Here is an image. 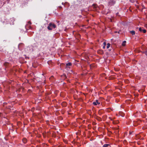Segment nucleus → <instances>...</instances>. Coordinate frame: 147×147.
Returning <instances> with one entry per match:
<instances>
[{
  "label": "nucleus",
  "instance_id": "f257e3e1",
  "mask_svg": "<svg viewBox=\"0 0 147 147\" xmlns=\"http://www.w3.org/2000/svg\"><path fill=\"white\" fill-rule=\"evenodd\" d=\"M56 27V26L54 24L52 23H50L49 24L47 28L49 30H51L55 28Z\"/></svg>",
  "mask_w": 147,
  "mask_h": 147
},
{
  "label": "nucleus",
  "instance_id": "f03ea898",
  "mask_svg": "<svg viewBox=\"0 0 147 147\" xmlns=\"http://www.w3.org/2000/svg\"><path fill=\"white\" fill-rule=\"evenodd\" d=\"M115 3V1L114 0H111L109 2V5L111 6L113 5Z\"/></svg>",
  "mask_w": 147,
  "mask_h": 147
},
{
  "label": "nucleus",
  "instance_id": "7ed1b4c3",
  "mask_svg": "<svg viewBox=\"0 0 147 147\" xmlns=\"http://www.w3.org/2000/svg\"><path fill=\"white\" fill-rule=\"evenodd\" d=\"M100 103V102H99L98 100H96L95 101L93 102V104L94 105H99Z\"/></svg>",
  "mask_w": 147,
  "mask_h": 147
},
{
  "label": "nucleus",
  "instance_id": "20e7f679",
  "mask_svg": "<svg viewBox=\"0 0 147 147\" xmlns=\"http://www.w3.org/2000/svg\"><path fill=\"white\" fill-rule=\"evenodd\" d=\"M67 103L65 102H63L61 103V105L63 107H66L67 106Z\"/></svg>",
  "mask_w": 147,
  "mask_h": 147
},
{
  "label": "nucleus",
  "instance_id": "39448f33",
  "mask_svg": "<svg viewBox=\"0 0 147 147\" xmlns=\"http://www.w3.org/2000/svg\"><path fill=\"white\" fill-rule=\"evenodd\" d=\"M110 145L109 144H105L102 147H110Z\"/></svg>",
  "mask_w": 147,
  "mask_h": 147
},
{
  "label": "nucleus",
  "instance_id": "423d86ee",
  "mask_svg": "<svg viewBox=\"0 0 147 147\" xmlns=\"http://www.w3.org/2000/svg\"><path fill=\"white\" fill-rule=\"evenodd\" d=\"M119 114L122 117H124V113L122 112H119Z\"/></svg>",
  "mask_w": 147,
  "mask_h": 147
},
{
  "label": "nucleus",
  "instance_id": "0eeeda50",
  "mask_svg": "<svg viewBox=\"0 0 147 147\" xmlns=\"http://www.w3.org/2000/svg\"><path fill=\"white\" fill-rule=\"evenodd\" d=\"M61 77L64 79H66L67 78V76L65 74H64L61 76Z\"/></svg>",
  "mask_w": 147,
  "mask_h": 147
},
{
  "label": "nucleus",
  "instance_id": "6e6552de",
  "mask_svg": "<svg viewBox=\"0 0 147 147\" xmlns=\"http://www.w3.org/2000/svg\"><path fill=\"white\" fill-rule=\"evenodd\" d=\"M130 32L132 35L135 34V31L134 30L130 31Z\"/></svg>",
  "mask_w": 147,
  "mask_h": 147
},
{
  "label": "nucleus",
  "instance_id": "1a4fd4ad",
  "mask_svg": "<svg viewBox=\"0 0 147 147\" xmlns=\"http://www.w3.org/2000/svg\"><path fill=\"white\" fill-rule=\"evenodd\" d=\"M87 113L90 115H91V114L92 113L91 111L90 110H89L87 111Z\"/></svg>",
  "mask_w": 147,
  "mask_h": 147
},
{
  "label": "nucleus",
  "instance_id": "9d476101",
  "mask_svg": "<svg viewBox=\"0 0 147 147\" xmlns=\"http://www.w3.org/2000/svg\"><path fill=\"white\" fill-rule=\"evenodd\" d=\"M22 141L24 143H26L27 142V139L26 138H24L22 140Z\"/></svg>",
  "mask_w": 147,
  "mask_h": 147
},
{
  "label": "nucleus",
  "instance_id": "9b49d317",
  "mask_svg": "<svg viewBox=\"0 0 147 147\" xmlns=\"http://www.w3.org/2000/svg\"><path fill=\"white\" fill-rule=\"evenodd\" d=\"M142 53L143 54H145L147 56V50L145 51H142Z\"/></svg>",
  "mask_w": 147,
  "mask_h": 147
},
{
  "label": "nucleus",
  "instance_id": "f8f14e48",
  "mask_svg": "<svg viewBox=\"0 0 147 147\" xmlns=\"http://www.w3.org/2000/svg\"><path fill=\"white\" fill-rule=\"evenodd\" d=\"M126 43V41H123L122 43V45L123 46H125V43Z\"/></svg>",
  "mask_w": 147,
  "mask_h": 147
},
{
  "label": "nucleus",
  "instance_id": "ddd939ff",
  "mask_svg": "<svg viewBox=\"0 0 147 147\" xmlns=\"http://www.w3.org/2000/svg\"><path fill=\"white\" fill-rule=\"evenodd\" d=\"M71 63L69 62L67 63L66 65L67 66H71Z\"/></svg>",
  "mask_w": 147,
  "mask_h": 147
},
{
  "label": "nucleus",
  "instance_id": "4468645a",
  "mask_svg": "<svg viewBox=\"0 0 147 147\" xmlns=\"http://www.w3.org/2000/svg\"><path fill=\"white\" fill-rule=\"evenodd\" d=\"M107 49H108L110 47L111 44H110L109 43H107Z\"/></svg>",
  "mask_w": 147,
  "mask_h": 147
},
{
  "label": "nucleus",
  "instance_id": "2eb2a0df",
  "mask_svg": "<svg viewBox=\"0 0 147 147\" xmlns=\"http://www.w3.org/2000/svg\"><path fill=\"white\" fill-rule=\"evenodd\" d=\"M143 30V29H142V28L140 27L139 28V30L140 32H142Z\"/></svg>",
  "mask_w": 147,
  "mask_h": 147
},
{
  "label": "nucleus",
  "instance_id": "dca6fc26",
  "mask_svg": "<svg viewBox=\"0 0 147 147\" xmlns=\"http://www.w3.org/2000/svg\"><path fill=\"white\" fill-rule=\"evenodd\" d=\"M136 138L139 139L140 138V136L139 134H138L136 136Z\"/></svg>",
  "mask_w": 147,
  "mask_h": 147
},
{
  "label": "nucleus",
  "instance_id": "f3484780",
  "mask_svg": "<svg viewBox=\"0 0 147 147\" xmlns=\"http://www.w3.org/2000/svg\"><path fill=\"white\" fill-rule=\"evenodd\" d=\"M146 30L145 29H143L142 32H143V33H145L146 32Z\"/></svg>",
  "mask_w": 147,
  "mask_h": 147
},
{
  "label": "nucleus",
  "instance_id": "a211bd4d",
  "mask_svg": "<svg viewBox=\"0 0 147 147\" xmlns=\"http://www.w3.org/2000/svg\"><path fill=\"white\" fill-rule=\"evenodd\" d=\"M69 73L70 74H72L74 73V71L73 70H71L70 71Z\"/></svg>",
  "mask_w": 147,
  "mask_h": 147
},
{
  "label": "nucleus",
  "instance_id": "6ab92c4d",
  "mask_svg": "<svg viewBox=\"0 0 147 147\" xmlns=\"http://www.w3.org/2000/svg\"><path fill=\"white\" fill-rule=\"evenodd\" d=\"M97 119L99 121H100L101 120V118L99 117H98V118Z\"/></svg>",
  "mask_w": 147,
  "mask_h": 147
},
{
  "label": "nucleus",
  "instance_id": "aec40b11",
  "mask_svg": "<svg viewBox=\"0 0 147 147\" xmlns=\"http://www.w3.org/2000/svg\"><path fill=\"white\" fill-rule=\"evenodd\" d=\"M93 6H94V7L95 8H96V5L95 4H93Z\"/></svg>",
  "mask_w": 147,
  "mask_h": 147
},
{
  "label": "nucleus",
  "instance_id": "412c9836",
  "mask_svg": "<svg viewBox=\"0 0 147 147\" xmlns=\"http://www.w3.org/2000/svg\"><path fill=\"white\" fill-rule=\"evenodd\" d=\"M25 58H26V59H29V57H26Z\"/></svg>",
  "mask_w": 147,
  "mask_h": 147
},
{
  "label": "nucleus",
  "instance_id": "4be33fe9",
  "mask_svg": "<svg viewBox=\"0 0 147 147\" xmlns=\"http://www.w3.org/2000/svg\"><path fill=\"white\" fill-rule=\"evenodd\" d=\"M59 8H60V9H61V8H62V7L61 6H59Z\"/></svg>",
  "mask_w": 147,
  "mask_h": 147
},
{
  "label": "nucleus",
  "instance_id": "5701e85b",
  "mask_svg": "<svg viewBox=\"0 0 147 147\" xmlns=\"http://www.w3.org/2000/svg\"><path fill=\"white\" fill-rule=\"evenodd\" d=\"M105 46H104L103 47V49H105Z\"/></svg>",
  "mask_w": 147,
  "mask_h": 147
},
{
  "label": "nucleus",
  "instance_id": "b1692460",
  "mask_svg": "<svg viewBox=\"0 0 147 147\" xmlns=\"http://www.w3.org/2000/svg\"><path fill=\"white\" fill-rule=\"evenodd\" d=\"M20 44L18 46V47L19 48V46L20 45Z\"/></svg>",
  "mask_w": 147,
  "mask_h": 147
},
{
  "label": "nucleus",
  "instance_id": "393cba45",
  "mask_svg": "<svg viewBox=\"0 0 147 147\" xmlns=\"http://www.w3.org/2000/svg\"><path fill=\"white\" fill-rule=\"evenodd\" d=\"M132 132H130L129 133L130 134H131Z\"/></svg>",
  "mask_w": 147,
  "mask_h": 147
},
{
  "label": "nucleus",
  "instance_id": "a878e982",
  "mask_svg": "<svg viewBox=\"0 0 147 147\" xmlns=\"http://www.w3.org/2000/svg\"><path fill=\"white\" fill-rule=\"evenodd\" d=\"M62 4H63V3H62Z\"/></svg>",
  "mask_w": 147,
  "mask_h": 147
},
{
  "label": "nucleus",
  "instance_id": "bb28decb",
  "mask_svg": "<svg viewBox=\"0 0 147 147\" xmlns=\"http://www.w3.org/2000/svg\"><path fill=\"white\" fill-rule=\"evenodd\" d=\"M104 44H105V42H104Z\"/></svg>",
  "mask_w": 147,
  "mask_h": 147
},
{
  "label": "nucleus",
  "instance_id": "cd10ccee",
  "mask_svg": "<svg viewBox=\"0 0 147 147\" xmlns=\"http://www.w3.org/2000/svg\"><path fill=\"white\" fill-rule=\"evenodd\" d=\"M104 44H105V42H104Z\"/></svg>",
  "mask_w": 147,
  "mask_h": 147
},
{
  "label": "nucleus",
  "instance_id": "c85d7f7f",
  "mask_svg": "<svg viewBox=\"0 0 147 147\" xmlns=\"http://www.w3.org/2000/svg\"><path fill=\"white\" fill-rule=\"evenodd\" d=\"M141 139H142V140H143V138H141Z\"/></svg>",
  "mask_w": 147,
  "mask_h": 147
},
{
  "label": "nucleus",
  "instance_id": "c756f323",
  "mask_svg": "<svg viewBox=\"0 0 147 147\" xmlns=\"http://www.w3.org/2000/svg\"><path fill=\"white\" fill-rule=\"evenodd\" d=\"M137 7H138V5H137Z\"/></svg>",
  "mask_w": 147,
  "mask_h": 147
}]
</instances>
